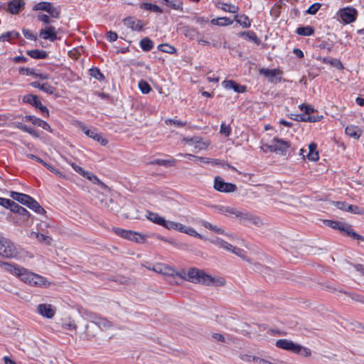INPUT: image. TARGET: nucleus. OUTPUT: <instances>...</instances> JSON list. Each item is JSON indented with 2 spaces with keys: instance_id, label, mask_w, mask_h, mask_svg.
Wrapping results in <instances>:
<instances>
[{
  "instance_id": "nucleus-1",
  "label": "nucleus",
  "mask_w": 364,
  "mask_h": 364,
  "mask_svg": "<svg viewBox=\"0 0 364 364\" xmlns=\"http://www.w3.org/2000/svg\"><path fill=\"white\" fill-rule=\"evenodd\" d=\"M3 264L7 272L18 277L22 282L30 286L46 288L50 284L46 278L23 267L10 263H4Z\"/></svg>"
},
{
  "instance_id": "nucleus-2",
  "label": "nucleus",
  "mask_w": 364,
  "mask_h": 364,
  "mask_svg": "<svg viewBox=\"0 0 364 364\" xmlns=\"http://www.w3.org/2000/svg\"><path fill=\"white\" fill-rule=\"evenodd\" d=\"M187 281L199 283L207 286H224L225 280L223 278H215L207 274L203 270L192 267L188 270Z\"/></svg>"
},
{
  "instance_id": "nucleus-3",
  "label": "nucleus",
  "mask_w": 364,
  "mask_h": 364,
  "mask_svg": "<svg viewBox=\"0 0 364 364\" xmlns=\"http://www.w3.org/2000/svg\"><path fill=\"white\" fill-rule=\"evenodd\" d=\"M324 223L333 229L340 230L354 240L364 241V237L354 232L351 226L349 225L330 220H324Z\"/></svg>"
},
{
  "instance_id": "nucleus-4",
  "label": "nucleus",
  "mask_w": 364,
  "mask_h": 364,
  "mask_svg": "<svg viewBox=\"0 0 364 364\" xmlns=\"http://www.w3.org/2000/svg\"><path fill=\"white\" fill-rule=\"evenodd\" d=\"M17 254L15 245L9 240L0 237V255L5 257H15Z\"/></svg>"
},
{
  "instance_id": "nucleus-5",
  "label": "nucleus",
  "mask_w": 364,
  "mask_h": 364,
  "mask_svg": "<svg viewBox=\"0 0 364 364\" xmlns=\"http://www.w3.org/2000/svg\"><path fill=\"white\" fill-rule=\"evenodd\" d=\"M290 146V144L287 141H284L278 137H274L272 143L267 145V149L270 151H274L279 154L284 155L286 154L287 149Z\"/></svg>"
},
{
  "instance_id": "nucleus-6",
  "label": "nucleus",
  "mask_w": 364,
  "mask_h": 364,
  "mask_svg": "<svg viewBox=\"0 0 364 364\" xmlns=\"http://www.w3.org/2000/svg\"><path fill=\"white\" fill-rule=\"evenodd\" d=\"M114 232L120 237L134 241L136 242H144L145 238L144 236L134 231L127 230L121 228H114Z\"/></svg>"
},
{
  "instance_id": "nucleus-7",
  "label": "nucleus",
  "mask_w": 364,
  "mask_h": 364,
  "mask_svg": "<svg viewBox=\"0 0 364 364\" xmlns=\"http://www.w3.org/2000/svg\"><path fill=\"white\" fill-rule=\"evenodd\" d=\"M213 187L216 191L223 193H232L237 190L235 184L225 182L220 176L215 177Z\"/></svg>"
},
{
  "instance_id": "nucleus-8",
  "label": "nucleus",
  "mask_w": 364,
  "mask_h": 364,
  "mask_svg": "<svg viewBox=\"0 0 364 364\" xmlns=\"http://www.w3.org/2000/svg\"><path fill=\"white\" fill-rule=\"evenodd\" d=\"M338 15L341 21L344 23L348 24L356 20L358 12L353 7H346L339 10Z\"/></svg>"
},
{
  "instance_id": "nucleus-9",
  "label": "nucleus",
  "mask_w": 364,
  "mask_h": 364,
  "mask_svg": "<svg viewBox=\"0 0 364 364\" xmlns=\"http://www.w3.org/2000/svg\"><path fill=\"white\" fill-rule=\"evenodd\" d=\"M182 141L186 144L193 145L194 149L197 150H205L210 145L209 141H205L200 136H193L191 138L184 137Z\"/></svg>"
},
{
  "instance_id": "nucleus-10",
  "label": "nucleus",
  "mask_w": 364,
  "mask_h": 364,
  "mask_svg": "<svg viewBox=\"0 0 364 364\" xmlns=\"http://www.w3.org/2000/svg\"><path fill=\"white\" fill-rule=\"evenodd\" d=\"M276 346L279 348L289 350L294 353H300L302 346L294 343L291 341L287 339H279L276 342Z\"/></svg>"
},
{
  "instance_id": "nucleus-11",
  "label": "nucleus",
  "mask_w": 364,
  "mask_h": 364,
  "mask_svg": "<svg viewBox=\"0 0 364 364\" xmlns=\"http://www.w3.org/2000/svg\"><path fill=\"white\" fill-rule=\"evenodd\" d=\"M215 242L220 248H223V249H225V250H226L228 251H230V252L235 254L236 255L239 256L240 257L242 258L243 259H246L245 250H242L240 248L234 247L231 244H230L228 242H226V241H225V240H223L222 239H220V238H217L215 240Z\"/></svg>"
},
{
  "instance_id": "nucleus-12",
  "label": "nucleus",
  "mask_w": 364,
  "mask_h": 364,
  "mask_svg": "<svg viewBox=\"0 0 364 364\" xmlns=\"http://www.w3.org/2000/svg\"><path fill=\"white\" fill-rule=\"evenodd\" d=\"M37 312L43 317L52 318L56 313V308L50 304H41L37 306Z\"/></svg>"
},
{
  "instance_id": "nucleus-13",
  "label": "nucleus",
  "mask_w": 364,
  "mask_h": 364,
  "mask_svg": "<svg viewBox=\"0 0 364 364\" xmlns=\"http://www.w3.org/2000/svg\"><path fill=\"white\" fill-rule=\"evenodd\" d=\"M39 36L44 40H49L54 42L58 39L57 31L53 26H47L39 32Z\"/></svg>"
},
{
  "instance_id": "nucleus-14",
  "label": "nucleus",
  "mask_w": 364,
  "mask_h": 364,
  "mask_svg": "<svg viewBox=\"0 0 364 364\" xmlns=\"http://www.w3.org/2000/svg\"><path fill=\"white\" fill-rule=\"evenodd\" d=\"M91 322L102 330H107L112 326V323L107 318L94 314L91 316Z\"/></svg>"
},
{
  "instance_id": "nucleus-15",
  "label": "nucleus",
  "mask_w": 364,
  "mask_h": 364,
  "mask_svg": "<svg viewBox=\"0 0 364 364\" xmlns=\"http://www.w3.org/2000/svg\"><path fill=\"white\" fill-rule=\"evenodd\" d=\"M259 73L267 77L271 82L277 83L280 82V78L277 77V76L281 73L279 69L261 68L259 70Z\"/></svg>"
},
{
  "instance_id": "nucleus-16",
  "label": "nucleus",
  "mask_w": 364,
  "mask_h": 364,
  "mask_svg": "<svg viewBox=\"0 0 364 364\" xmlns=\"http://www.w3.org/2000/svg\"><path fill=\"white\" fill-rule=\"evenodd\" d=\"M124 23L126 26L131 28L132 31H139L142 30L144 24L141 21L136 19L134 17H128L124 19Z\"/></svg>"
},
{
  "instance_id": "nucleus-17",
  "label": "nucleus",
  "mask_w": 364,
  "mask_h": 364,
  "mask_svg": "<svg viewBox=\"0 0 364 364\" xmlns=\"http://www.w3.org/2000/svg\"><path fill=\"white\" fill-rule=\"evenodd\" d=\"M149 269L164 275L173 276L175 272L174 269L172 267L161 263L156 264L152 268L149 267Z\"/></svg>"
},
{
  "instance_id": "nucleus-18",
  "label": "nucleus",
  "mask_w": 364,
  "mask_h": 364,
  "mask_svg": "<svg viewBox=\"0 0 364 364\" xmlns=\"http://www.w3.org/2000/svg\"><path fill=\"white\" fill-rule=\"evenodd\" d=\"M24 5V0H12L9 3L8 10L12 14H17L23 9Z\"/></svg>"
},
{
  "instance_id": "nucleus-19",
  "label": "nucleus",
  "mask_w": 364,
  "mask_h": 364,
  "mask_svg": "<svg viewBox=\"0 0 364 364\" xmlns=\"http://www.w3.org/2000/svg\"><path fill=\"white\" fill-rule=\"evenodd\" d=\"M218 211L226 216L232 217L236 218L240 210L234 207L228 205H221L218 207Z\"/></svg>"
},
{
  "instance_id": "nucleus-20",
  "label": "nucleus",
  "mask_w": 364,
  "mask_h": 364,
  "mask_svg": "<svg viewBox=\"0 0 364 364\" xmlns=\"http://www.w3.org/2000/svg\"><path fill=\"white\" fill-rule=\"evenodd\" d=\"M223 86L228 90L232 89L235 92L242 93L245 91L246 87L243 85H240L237 83H236L233 80H224L223 82Z\"/></svg>"
},
{
  "instance_id": "nucleus-21",
  "label": "nucleus",
  "mask_w": 364,
  "mask_h": 364,
  "mask_svg": "<svg viewBox=\"0 0 364 364\" xmlns=\"http://www.w3.org/2000/svg\"><path fill=\"white\" fill-rule=\"evenodd\" d=\"M10 196L14 200H17L24 205H26V204L28 203L29 200H31L30 196L16 191H11Z\"/></svg>"
},
{
  "instance_id": "nucleus-22",
  "label": "nucleus",
  "mask_w": 364,
  "mask_h": 364,
  "mask_svg": "<svg viewBox=\"0 0 364 364\" xmlns=\"http://www.w3.org/2000/svg\"><path fill=\"white\" fill-rule=\"evenodd\" d=\"M317 144L314 142L311 143L309 145V153L306 157L309 160L312 161H316L319 159L318 151L316 150Z\"/></svg>"
},
{
  "instance_id": "nucleus-23",
  "label": "nucleus",
  "mask_w": 364,
  "mask_h": 364,
  "mask_svg": "<svg viewBox=\"0 0 364 364\" xmlns=\"http://www.w3.org/2000/svg\"><path fill=\"white\" fill-rule=\"evenodd\" d=\"M240 37H245L247 40L252 41L256 45L261 43L260 39L257 36L256 33L252 31H242L238 33Z\"/></svg>"
},
{
  "instance_id": "nucleus-24",
  "label": "nucleus",
  "mask_w": 364,
  "mask_h": 364,
  "mask_svg": "<svg viewBox=\"0 0 364 364\" xmlns=\"http://www.w3.org/2000/svg\"><path fill=\"white\" fill-rule=\"evenodd\" d=\"M346 134L354 139H358L361 136L362 131L358 127L350 125L346 128Z\"/></svg>"
},
{
  "instance_id": "nucleus-25",
  "label": "nucleus",
  "mask_w": 364,
  "mask_h": 364,
  "mask_svg": "<svg viewBox=\"0 0 364 364\" xmlns=\"http://www.w3.org/2000/svg\"><path fill=\"white\" fill-rule=\"evenodd\" d=\"M234 20L239 23L242 28H250L251 26V21L249 17L245 14L235 15Z\"/></svg>"
},
{
  "instance_id": "nucleus-26",
  "label": "nucleus",
  "mask_w": 364,
  "mask_h": 364,
  "mask_svg": "<svg viewBox=\"0 0 364 364\" xmlns=\"http://www.w3.org/2000/svg\"><path fill=\"white\" fill-rule=\"evenodd\" d=\"M26 206H27L28 208L33 210V211H35L37 213L42 214V215L46 213V210L32 197H31V200H29L28 203H27Z\"/></svg>"
},
{
  "instance_id": "nucleus-27",
  "label": "nucleus",
  "mask_w": 364,
  "mask_h": 364,
  "mask_svg": "<svg viewBox=\"0 0 364 364\" xmlns=\"http://www.w3.org/2000/svg\"><path fill=\"white\" fill-rule=\"evenodd\" d=\"M11 211L22 215L24 220H27L30 216L29 212L26 208L16 203L11 206Z\"/></svg>"
},
{
  "instance_id": "nucleus-28",
  "label": "nucleus",
  "mask_w": 364,
  "mask_h": 364,
  "mask_svg": "<svg viewBox=\"0 0 364 364\" xmlns=\"http://www.w3.org/2000/svg\"><path fill=\"white\" fill-rule=\"evenodd\" d=\"M85 134L87 136L92 138L95 141L100 142L102 145H106L107 144V140L102 138V136L100 134H97L95 132V129H89V130H86Z\"/></svg>"
},
{
  "instance_id": "nucleus-29",
  "label": "nucleus",
  "mask_w": 364,
  "mask_h": 364,
  "mask_svg": "<svg viewBox=\"0 0 364 364\" xmlns=\"http://www.w3.org/2000/svg\"><path fill=\"white\" fill-rule=\"evenodd\" d=\"M101 203L103 204L104 207L107 208L109 211L118 212L119 207L112 198H109L108 200L102 199Z\"/></svg>"
},
{
  "instance_id": "nucleus-30",
  "label": "nucleus",
  "mask_w": 364,
  "mask_h": 364,
  "mask_svg": "<svg viewBox=\"0 0 364 364\" xmlns=\"http://www.w3.org/2000/svg\"><path fill=\"white\" fill-rule=\"evenodd\" d=\"M217 7L223 10L224 11L236 14L239 11V8L237 6L232 4H228L225 3L219 2L217 4Z\"/></svg>"
},
{
  "instance_id": "nucleus-31",
  "label": "nucleus",
  "mask_w": 364,
  "mask_h": 364,
  "mask_svg": "<svg viewBox=\"0 0 364 364\" xmlns=\"http://www.w3.org/2000/svg\"><path fill=\"white\" fill-rule=\"evenodd\" d=\"M31 236L35 237L40 242L44 243L47 245H50L52 242V238L50 236L33 231L31 232Z\"/></svg>"
},
{
  "instance_id": "nucleus-32",
  "label": "nucleus",
  "mask_w": 364,
  "mask_h": 364,
  "mask_svg": "<svg viewBox=\"0 0 364 364\" xmlns=\"http://www.w3.org/2000/svg\"><path fill=\"white\" fill-rule=\"evenodd\" d=\"M23 102L25 103L30 104L34 106L36 108L38 107V102H41L37 95H34L32 94L25 95L23 97Z\"/></svg>"
},
{
  "instance_id": "nucleus-33",
  "label": "nucleus",
  "mask_w": 364,
  "mask_h": 364,
  "mask_svg": "<svg viewBox=\"0 0 364 364\" xmlns=\"http://www.w3.org/2000/svg\"><path fill=\"white\" fill-rule=\"evenodd\" d=\"M147 218L151 220V222L163 226L165 218L160 216L158 213L149 212Z\"/></svg>"
},
{
  "instance_id": "nucleus-34",
  "label": "nucleus",
  "mask_w": 364,
  "mask_h": 364,
  "mask_svg": "<svg viewBox=\"0 0 364 364\" xmlns=\"http://www.w3.org/2000/svg\"><path fill=\"white\" fill-rule=\"evenodd\" d=\"M296 33L299 36H309L314 33V29L311 26H301L297 28Z\"/></svg>"
},
{
  "instance_id": "nucleus-35",
  "label": "nucleus",
  "mask_w": 364,
  "mask_h": 364,
  "mask_svg": "<svg viewBox=\"0 0 364 364\" xmlns=\"http://www.w3.org/2000/svg\"><path fill=\"white\" fill-rule=\"evenodd\" d=\"M201 224L203 225V226L204 228H205L215 233H218V234H224L225 233V230L223 229H222L215 225H213L208 221L202 220Z\"/></svg>"
},
{
  "instance_id": "nucleus-36",
  "label": "nucleus",
  "mask_w": 364,
  "mask_h": 364,
  "mask_svg": "<svg viewBox=\"0 0 364 364\" xmlns=\"http://www.w3.org/2000/svg\"><path fill=\"white\" fill-rule=\"evenodd\" d=\"M28 54L35 59H44L47 57V53L45 50H31L28 51Z\"/></svg>"
},
{
  "instance_id": "nucleus-37",
  "label": "nucleus",
  "mask_w": 364,
  "mask_h": 364,
  "mask_svg": "<svg viewBox=\"0 0 364 364\" xmlns=\"http://www.w3.org/2000/svg\"><path fill=\"white\" fill-rule=\"evenodd\" d=\"M140 46L143 50L149 51L153 48L154 43L149 38H144L141 40Z\"/></svg>"
},
{
  "instance_id": "nucleus-38",
  "label": "nucleus",
  "mask_w": 364,
  "mask_h": 364,
  "mask_svg": "<svg viewBox=\"0 0 364 364\" xmlns=\"http://www.w3.org/2000/svg\"><path fill=\"white\" fill-rule=\"evenodd\" d=\"M47 13L50 14V16L55 18H59L60 16V10L59 8L53 6L52 3L49 4V6L47 9Z\"/></svg>"
},
{
  "instance_id": "nucleus-39",
  "label": "nucleus",
  "mask_w": 364,
  "mask_h": 364,
  "mask_svg": "<svg viewBox=\"0 0 364 364\" xmlns=\"http://www.w3.org/2000/svg\"><path fill=\"white\" fill-rule=\"evenodd\" d=\"M140 7L143 9L151 11L155 13H162V9L156 4L143 3L141 4Z\"/></svg>"
},
{
  "instance_id": "nucleus-40",
  "label": "nucleus",
  "mask_w": 364,
  "mask_h": 364,
  "mask_svg": "<svg viewBox=\"0 0 364 364\" xmlns=\"http://www.w3.org/2000/svg\"><path fill=\"white\" fill-rule=\"evenodd\" d=\"M16 127L19 129H21L25 132L29 133L30 134H31L32 136H33L36 138L39 137V134L36 131H35L33 129H32L31 127H27L26 125H25L22 123L18 122L17 124Z\"/></svg>"
},
{
  "instance_id": "nucleus-41",
  "label": "nucleus",
  "mask_w": 364,
  "mask_h": 364,
  "mask_svg": "<svg viewBox=\"0 0 364 364\" xmlns=\"http://www.w3.org/2000/svg\"><path fill=\"white\" fill-rule=\"evenodd\" d=\"M323 62L326 63H328V64L331 65L332 66L336 68L338 70H342L343 68V64L341 63V62L338 59H336V58L327 59V58H324L323 59Z\"/></svg>"
},
{
  "instance_id": "nucleus-42",
  "label": "nucleus",
  "mask_w": 364,
  "mask_h": 364,
  "mask_svg": "<svg viewBox=\"0 0 364 364\" xmlns=\"http://www.w3.org/2000/svg\"><path fill=\"white\" fill-rule=\"evenodd\" d=\"M19 36V33L16 31H9L0 36L1 41H9L11 38H16Z\"/></svg>"
},
{
  "instance_id": "nucleus-43",
  "label": "nucleus",
  "mask_w": 364,
  "mask_h": 364,
  "mask_svg": "<svg viewBox=\"0 0 364 364\" xmlns=\"http://www.w3.org/2000/svg\"><path fill=\"white\" fill-rule=\"evenodd\" d=\"M323 118L321 115L317 116H306L301 115V118L299 119L300 122H319Z\"/></svg>"
},
{
  "instance_id": "nucleus-44",
  "label": "nucleus",
  "mask_w": 364,
  "mask_h": 364,
  "mask_svg": "<svg viewBox=\"0 0 364 364\" xmlns=\"http://www.w3.org/2000/svg\"><path fill=\"white\" fill-rule=\"evenodd\" d=\"M158 49L164 53L171 54L176 53V49L173 46L168 44H160L158 46Z\"/></svg>"
},
{
  "instance_id": "nucleus-45",
  "label": "nucleus",
  "mask_w": 364,
  "mask_h": 364,
  "mask_svg": "<svg viewBox=\"0 0 364 364\" xmlns=\"http://www.w3.org/2000/svg\"><path fill=\"white\" fill-rule=\"evenodd\" d=\"M41 90L43 91L47 94L52 95L55 92L56 88L50 85L48 82H43L41 85Z\"/></svg>"
},
{
  "instance_id": "nucleus-46",
  "label": "nucleus",
  "mask_w": 364,
  "mask_h": 364,
  "mask_svg": "<svg viewBox=\"0 0 364 364\" xmlns=\"http://www.w3.org/2000/svg\"><path fill=\"white\" fill-rule=\"evenodd\" d=\"M247 222L252 223L257 227H260L263 225V223L262 220L257 217L255 216L250 213V217H248Z\"/></svg>"
},
{
  "instance_id": "nucleus-47",
  "label": "nucleus",
  "mask_w": 364,
  "mask_h": 364,
  "mask_svg": "<svg viewBox=\"0 0 364 364\" xmlns=\"http://www.w3.org/2000/svg\"><path fill=\"white\" fill-rule=\"evenodd\" d=\"M340 292H343L345 294L348 295L349 297H350L353 301L359 303L364 304V296L356 294H352L347 291H343L342 290H340Z\"/></svg>"
},
{
  "instance_id": "nucleus-48",
  "label": "nucleus",
  "mask_w": 364,
  "mask_h": 364,
  "mask_svg": "<svg viewBox=\"0 0 364 364\" xmlns=\"http://www.w3.org/2000/svg\"><path fill=\"white\" fill-rule=\"evenodd\" d=\"M139 88L144 94H148L151 90V86L144 80L139 82Z\"/></svg>"
},
{
  "instance_id": "nucleus-49",
  "label": "nucleus",
  "mask_w": 364,
  "mask_h": 364,
  "mask_svg": "<svg viewBox=\"0 0 364 364\" xmlns=\"http://www.w3.org/2000/svg\"><path fill=\"white\" fill-rule=\"evenodd\" d=\"M346 211L350 212L351 213H354V214H358V215L364 214L363 209L360 208L358 206L354 205H348Z\"/></svg>"
},
{
  "instance_id": "nucleus-50",
  "label": "nucleus",
  "mask_w": 364,
  "mask_h": 364,
  "mask_svg": "<svg viewBox=\"0 0 364 364\" xmlns=\"http://www.w3.org/2000/svg\"><path fill=\"white\" fill-rule=\"evenodd\" d=\"M165 123L167 125H174L178 127H183L186 125V122H181L176 119H167L165 120Z\"/></svg>"
},
{
  "instance_id": "nucleus-51",
  "label": "nucleus",
  "mask_w": 364,
  "mask_h": 364,
  "mask_svg": "<svg viewBox=\"0 0 364 364\" xmlns=\"http://www.w3.org/2000/svg\"><path fill=\"white\" fill-rule=\"evenodd\" d=\"M90 74L92 77L97 80H103L104 75L98 68H93L90 70Z\"/></svg>"
},
{
  "instance_id": "nucleus-52",
  "label": "nucleus",
  "mask_w": 364,
  "mask_h": 364,
  "mask_svg": "<svg viewBox=\"0 0 364 364\" xmlns=\"http://www.w3.org/2000/svg\"><path fill=\"white\" fill-rule=\"evenodd\" d=\"M173 9L183 11V2L181 1L173 0L169 1V5Z\"/></svg>"
},
{
  "instance_id": "nucleus-53",
  "label": "nucleus",
  "mask_w": 364,
  "mask_h": 364,
  "mask_svg": "<svg viewBox=\"0 0 364 364\" xmlns=\"http://www.w3.org/2000/svg\"><path fill=\"white\" fill-rule=\"evenodd\" d=\"M14 201L10 199L4 198H0V205L6 208H9L11 210V206L14 204Z\"/></svg>"
},
{
  "instance_id": "nucleus-54",
  "label": "nucleus",
  "mask_w": 364,
  "mask_h": 364,
  "mask_svg": "<svg viewBox=\"0 0 364 364\" xmlns=\"http://www.w3.org/2000/svg\"><path fill=\"white\" fill-rule=\"evenodd\" d=\"M62 328L64 330L75 331L77 329V326L73 321L69 320L68 322H65L62 324Z\"/></svg>"
},
{
  "instance_id": "nucleus-55",
  "label": "nucleus",
  "mask_w": 364,
  "mask_h": 364,
  "mask_svg": "<svg viewBox=\"0 0 364 364\" xmlns=\"http://www.w3.org/2000/svg\"><path fill=\"white\" fill-rule=\"evenodd\" d=\"M70 165L76 172H77L80 175H81L84 178H86L87 175H88L89 171H86L82 167L75 164V163H71Z\"/></svg>"
},
{
  "instance_id": "nucleus-56",
  "label": "nucleus",
  "mask_w": 364,
  "mask_h": 364,
  "mask_svg": "<svg viewBox=\"0 0 364 364\" xmlns=\"http://www.w3.org/2000/svg\"><path fill=\"white\" fill-rule=\"evenodd\" d=\"M50 2L42 1L36 4L33 7L34 11H47V9L49 6Z\"/></svg>"
},
{
  "instance_id": "nucleus-57",
  "label": "nucleus",
  "mask_w": 364,
  "mask_h": 364,
  "mask_svg": "<svg viewBox=\"0 0 364 364\" xmlns=\"http://www.w3.org/2000/svg\"><path fill=\"white\" fill-rule=\"evenodd\" d=\"M178 225V223L165 220L163 227L168 230H177Z\"/></svg>"
},
{
  "instance_id": "nucleus-58",
  "label": "nucleus",
  "mask_w": 364,
  "mask_h": 364,
  "mask_svg": "<svg viewBox=\"0 0 364 364\" xmlns=\"http://www.w3.org/2000/svg\"><path fill=\"white\" fill-rule=\"evenodd\" d=\"M248 217H250L249 212L240 210L236 219H238L241 222H247Z\"/></svg>"
},
{
  "instance_id": "nucleus-59",
  "label": "nucleus",
  "mask_w": 364,
  "mask_h": 364,
  "mask_svg": "<svg viewBox=\"0 0 364 364\" xmlns=\"http://www.w3.org/2000/svg\"><path fill=\"white\" fill-rule=\"evenodd\" d=\"M321 6V4L320 3H315L307 9L306 13L311 15L316 14Z\"/></svg>"
},
{
  "instance_id": "nucleus-60",
  "label": "nucleus",
  "mask_w": 364,
  "mask_h": 364,
  "mask_svg": "<svg viewBox=\"0 0 364 364\" xmlns=\"http://www.w3.org/2000/svg\"><path fill=\"white\" fill-rule=\"evenodd\" d=\"M299 108L301 111L304 112L306 116L314 112V109L309 105L302 104L299 106Z\"/></svg>"
},
{
  "instance_id": "nucleus-61",
  "label": "nucleus",
  "mask_w": 364,
  "mask_h": 364,
  "mask_svg": "<svg viewBox=\"0 0 364 364\" xmlns=\"http://www.w3.org/2000/svg\"><path fill=\"white\" fill-rule=\"evenodd\" d=\"M220 132L226 136H228L231 133V127L228 124H225V123H222L220 125Z\"/></svg>"
},
{
  "instance_id": "nucleus-62",
  "label": "nucleus",
  "mask_w": 364,
  "mask_h": 364,
  "mask_svg": "<svg viewBox=\"0 0 364 364\" xmlns=\"http://www.w3.org/2000/svg\"><path fill=\"white\" fill-rule=\"evenodd\" d=\"M22 32L26 38L31 41H36L37 36L31 31L28 29H23Z\"/></svg>"
},
{
  "instance_id": "nucleus-63",
  "label": "nucleus",
  "mask_w": 364,
  "mask_h": 364,
  "mask_svg": "<svg viewBox=\"0 0 364 364\" xmlns=\"http://www.w3.org/2000/svg\"><path fill=\"white\" fill-rule=\"evenodd\" d=\"M19 73L21 75H33L35 76L36 72L32 68H19Z\"/></svg>"
},
{
  "instance_id": "nucleus-64",
  "label": "nucleus",
  "mask_w": 364,
  "mask_h": 364,
  "mask_svg": "<svg viewBox=\"0 0 364 364\" xmlns=\"http://www.w3.org/2000/svg\"><path fill=\"white\" fill-rule=\"evenodd\" d=\"M187 235H191V236H193V237H198V238H200V239H203V237L198 233L196 230H194L193 228H191V227H188L187 228V230H186V233Z\"/></svg>"
}]
</instances>
